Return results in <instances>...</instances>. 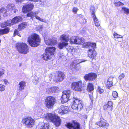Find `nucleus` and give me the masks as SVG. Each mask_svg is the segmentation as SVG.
<instances>
[{
  "instance_id": "obj_1",
  "label": "nucleus",
  "mask_w": 129,
  "mask_h": 129,
  "mask_svg": "<svg viewBox=\"0 0 129 129\" xmlns=\"http://www.w3.org/2000/svg\"><path fill=\"white\" fill-rule=\"evenodd\" d=\"M27 41L30 46L32 47H35L39 45L41 39L38 35L33 33L29 36Z\"/></svg>"
},
{
  "instance_id": "obj_2",
  "label": "nucleus",
  "mask_w": 129,
  "mask_h": 129,
  "mask_svg": "<svg viewBox=\"0 0 129 129\" xmlns=\"http://www.w3.org/2000/svg\"><path fill=\"white\" fill-rule=\"evenodd\" d=\"M56 48L54 47H48L45 50V52L42 55V58L46 61L53 59L54 58Z\"/></svg>"
},
{
  "instance_id": "obj_3",
  "label": "nucleus",
  "mask_w": 129,
  "mask_h": 129,
  "mask_svg": "<svg viewBox=\"0 0 129 129\" xmlns=\"http://www.w3.org/2000/svg\"><path fill=\"white\" fill-rule=\"evenodd\" d=\"M47 120L52 122L56 127L59 126L61 124L62 121L60 117L52 113H47L45 116Z\"/></svg>"
},
{
  "instance_id": "obj_4",
  "label": "nucleus",
  "mask_w": 129,
  "mask_h": 129,
  "mask_svg": "<svg viewBox=\"0 0 129 129\" xmlns=\"http://www.w3.org/2000/svg\"><path fill=\"white\" fill-rule=\"evenodd\" d=\"M85 87V85L81 80L72 82L71 85V88L72 89L78 92L84 91Z\"/></svg>"
},
{
  "instance_id": "obj_5",
  "label": "nucleus",
  "mask_w": 129,
  "mask_h": 129,
  "mask_svg": "<svg viewBox=\"0 0 129 129\" xmlns=\"http://www.w3.org/2000/svg\"><path fill=\"white\" fill-rule=\"evenodd\" d=\"M15 47L20 53L25 54L29 51L28 46L26 43L23 42L17 43Z\"/></svg>"
},
{
  "instance_id": "obj_6",
  "label": "nucleus",
  "mask_w": 129,
  "mask_h": 129,
  "mask_svg": "<svg viewBox=\"0 0 129 129\" xmlns=\"http://www.w3.org/2000/svg\"><path fill=\"white\" fill-rule=\"evenodd\" d=\"M71 108L80 111L82 109L83 104L82 101L77 98H73V100L71 104Z\"/></svg>"
},
{
  "instance_id": "obj_7",
  "label": "nucleus",
  "mask_w": 129,
  "mask_h": 129,
  "mask_svg": "<svg viewBox=\"0 0 129 129\" xmlns=\"http://www.w3.org/2000/svg\"><path fill=\"white\" fill-rule=\"evenodd\" d=\"M56 102L55 98L52 96L47 97L45 100L44 104L45 107L48 109L52 108Z\"/></svg>"
},
{
  "instance_id": "obj_8",
  "label": "nucleus",
  "mask_w": 129,
  "mask_h": 129,
  "mask_svg": "<svg viewBox=\"0 0 129 129\" xmlns=\"http://www.w3.org/2000/svg\"><path fill=\"white\" fill-rule=\"evenodd\" d=\"M22 122L29 128H32L34 125L35 121L31 117L27 116L23 118Z\"/></svg>"
},
{
  "instance_id": "obj_9",
  "label": "nucleus",
  "mask_w": 129,
  "mask_h": 129,
  "mask_svg": "<svg viewBox=\"0 0 129 129\" xmlns=\"http://www.w3.org/2000/svg\"><path fill=\"white\" fill-rule=\"evenodd\" d=\"M113 103L111 101H108L103 106V110L109 113H111L113 109Z\"/></svg>"
},
{
  "instance_id": "obj_10",
  "label": "nucleus",
  "mask_w": 129,
  "mask_h": 129,
  "mask_svg": "<svg viewBox=\"0 0 129 129\" xmlns=\"http://www.w3.org/2000/svg\"><path fill=\"white\" fill-rule=\"evenodd\" d=\"M34 7V5L32 3L26 4L22 7V11L24 13H26L31 11Z\"/></svg>"
},
{
  "instance_id": "obj_11",
  "label": "nucleus",
  "mask_w": 129,
  "mask_h": 129,
  "mask_svg": "<svg viewBox=\"0 0 129 129\" xmlns=\"http://www.w3.org/2000/svg\"><path fill=\"white\" fill-rule=\"evenodd\" d=\"M63 94L61 97V100L62 103L67 102L69 100L71 92L69 90L64 91L63 92Z\"/></svg>"
},
{
  "instance_id": "obj_12",
  "label": "nucleus",
  "mask_w": 129,
  "mask_h": 129,
  "mask_svg": "<svg viewBox=\"0 0 129 129\" xmlns=\"http://www.w3.org/2000/svg\"><path fill=\"white\" fill-rule=\"evenodd\" d=\"M90 10L92 11L91 12V14L93 18L94 23L95 25L97 27L100 28L101 26L99 23V21H98V19L96 16L95 14V7L93 6H91L90 8Z\"/></svg>"
},
{
  "instance_id": "obj_13",
  "label": "nucleus",
  "mask_w": 129,
  "mask_h": 129,
  "mask_svg": "<svg viewBox=\"0 0 129 129\" xmlns=\"http://www.w3.org/2000/svg\"><path fill=\"white\" fill-rule=\"evenodd\" d=\"M65 75L64 73L60 71H58L54 76V79L57 82H60L64 79Z\"/></svg>"
},
{
  "instance_id": "obj_14",
  "label": "nucleus",
  "mask_w": 129,
  "mask_h": 129,
  "mask_svg": "<svg viewBox=\"0 0 129 129\" xmlns=\"http://www.w3.org/2000/svg\"><path fill=\"white\" fill-rule=\"evenodd\" d=\"M82 40L81 41L80 44L82 45L84 48H90L91 47L93 49H95L96 47V43H91L89 42H85L84 40L82 38Z\"/></svg>"
},
{
  "instance_id": "obj_15",
  "label": "nucleus",
  "mask_w": 129,
  "mask_h": 129,
  "mask_svg": "<svg viewBox=\"0 0 129 129\" xmlns=\"http://www.w3.org/2000/svg\"><path fill=\"white\" fill-rule=\"evenodd\" d=\"M97 77V74L95 73H90L85 75L84 78L86 81H94Z\"/></svg>"
},
{
  "instance_id": "obj_16",
  "label": "nucleus",
  "mask_w": 129,
  "mask_h": 129,
  "mask_svg": "<svg viewBox=\"0 0 129 129\" xmlns=\"http://www.w3.org/2000/svg\"><path fill=\"white\" fill-rule=\"evenodd\" d=\"M95 125L99 127H108L109 125L107 121L102 118H100V120L96 122Z\"/></svg>"
},
{
  "instance_id": "obj_17",
  "label": "nucleus",
  "mask_w": 129,
  "mask_h": 129,
  "mask_svg": "<svg viewBox=\"0 0 129 129\" xmlns=\"http://www.w3.org/2000/svg\"><path fill=\"white\" fill-rule=\"evenodd\" d=\"M82 38L77 36H73L71 37L69 40L70 43L71 44H80L82 40Z\"/></svg>"
},
{
  "instance_id": "obj_18",
  "label": "nucleus",
  "mask_w": 129,
  "mask_h": 129,
  "mask_svg": "<svg viewBox=\"0 0 129 129\" xmlns=\"http://www.w3.org/2000/svg\"><path fill=\"white\" fill-rule=\"evenodd\" d=\"M69 111V108L68 106L61 105L59 109L58 112L62 115L67 113Z\"/></svg>"
},
{
  "instance_id": "obj_19",
  "label": "nucleus",
  "mask_w": 129,
  "mask_h": 129,
  "mask_svg": "<svg viewBox=\"0 0 129 129\" xmlns=\"http://www.w3.org/2000/svg\"><path fill=\"white\" fill-rule=\"evenodd\" d=\"M89 49L87 51V55L89 58L94 59L96 58L97 53L94 49Z\"/></svg>"
},
{
  "instance_id": "obj_20",
  "label": "nucleus",
  "mask_w": 129,
  "mask_h": 129,
  "mask_svg": "<svg viewBox=\"0 0 129 129\" xmlns=\"http://www.w3.org/2000/svg\"><path fill=\"white\" fill-rule=\"evenodd\" d=\"M45 43L48 45H54L57 43V39L53 37L51 39H48L46 40Z\"/></svg>"
},
{
  "instance_id": "obj_21",
  "label": "nucleus",
  "mask_w": 129,
  "mask_h": 129,
  "mask_svg": "<svg viewBox=\"0 0 129 129\" xmlns=\"http://www.w3.org/2000/svg\"><path fill=\"white\" fill-rule=\"evenodd\" d=\"M23 20L22 17L19 16H16L11 20L13 25Z\"/></svg>"
},
{
  "instance_id": "obj_22",
  "label": "nucleus",
  "mask_w": 129,
  "mask_h": 129,
  "mask_svg": "<svg viewBox=\"0 0 129 129\" xmlns=\"http://www.w3.org/2000/svg\"><path fill=\"white\" fill-rule=\"evenodd\" d=\"M27 26V23L26 22H22L19 24L17 28L18 30L21 31L24 29L26 28Z\"/></svg>"
},
{
  "instance_id": "obj_23",
  "label": "nucleus",
  "mask_w": 129,
  "mask_h": 129,
  "mask_svg": "<svg viewBox=\"0 0 129 129\" xmlns=\"http://www.w3.org/2000/svg\"><path fill=\"white\" fill-rule=\"evenodd\" d=\"M113 78L114 77H111V76H110L108 79L106 84V86L108 89H109L113 85L112 81Z\"/></svg>"
},
{
  "instance_id": "obj_24",
  "label": "nucleus",
  "mask_w": 129,
  "mask_h": 129,
  "mask_svg": "<svg viewBox=\"0 0 129 129\" xmlns=\"http://www.w3.org/2000/svg\"><path fill=\"white\" fill-rule=\"evenodd\" d=\"M10 28L7 27L3 29H0V35L8 34L9 32Z\"/></svg>"
},
{
  "instance_id": "obj_25",
  "label": "nucleus",
  "mask_w": 129,
  "mask_h": 129,
  "mask_svg": "<svg viewBox=\"0 0 129 129\" xmlns=\"http://www.w3.org/2000/svg\"><path fill=\"white\" fill-rule=\"evenodd\" d=\"M60 39L65 42L68 43L69 40V36L64 34H63L60 36Z\"/></svg>"
},
{
  "instance_id": "obj_26",
  "label": "nucleus",
  "mask_w": 129,
  "mask_h": 129,
  "mask_svg": "<svg viewBox=\"0 0 129 129\" xmlns=\"http://www.w3.org/2000/svg\"><path fill=\"white\" fill-rule=\"evenodd\" d=\"M94 86L93 84L91 83H88L87 90L89 92H91L93 91L94 89Z\"/></svg>"
},
{
  "instance_id": "obj_27",
  "label": "nucleus",
  "mask_w": 129,
  "mask_h": 129,
  "mask_svg": "<svg viewBox=\"0 0 129 129\" xmlns=\"http://www.w3.org/2000/svg\"><path fill=\"white\" fill-rule=\"evenodd\" d=\"M68 44L67 42H63L59 43L58 44V47L60 49H63L64 47L67 46Z\"/></svg>"
},
{
  "instance_id": "obj_28",
  "label": "nucleus",
  "mask_w": 129,
  "mask_h": 129,
  "mask_svg": "<svg viewBox=\"0 0 129 129\" xmlns=\"http://www.w3.org/2000/svg\"><path fill=\"white\" fill-rule=\"evenodd\" d=\"M26 82L24 81H22L19 83V89L20 90H23L24 87L26 86Z\"/></svg>"
},
{
  "instance_id": "obj_29",
  "label": "nucleus",
  "mask_w": 129,
  "mask_h": 129,
  "mask_svg": "<svg viewBox=\"0 0 129 129\" xmlns=\"http://www.w3.org/2000/svg\"><path fill=\"white\" fill-rule=\"evenodd\" d=\"M73 129H80V124L74 120L73 121Z\"/></svg>"
},
{
  "instance_id": "obj_30",
  "label": "nucleus",
  "mask_w": 129,
  "mask_h": 129,
  "mask_svg": "<svg viewBox=\"0 0 129 129\" xmlns=\"http://www.w3.org/2000/svg\"><path fill=\"white\" fill-rule=\"evenodd\" d=\"M36 14V13L35 12H28L26 16L28 17H30L31 18L35 17V15Z\"/></svg>"
},
{
  "instance_id": "obj_31",
  "label": "nucleus",
  "mask_w": 129,
  "mask_h": 129,
  "mask_svg": "<svg viewBox=\"0 0 129 129\" xmlns=\"http://www.w3.org/2000/svg\"><path fill=\"white\" fill-rule=\"evenodd\" d=\"M4 25L3 26L4 27H6L8 26L13 25L11 20H7L4 22Z\"/></svg>"
},
{
  "instance_id": "obj_32",
  "label": "nucleus",
  "mask_w": 129,
  "mask_h": 129,
  "mask_svg": "<svg viewBox=\"0 0 129 129\" xmlns=\"http://www.w3.org/2000/svg\"><path fill=\"white\" fill-rule=\"evenodd\" d=\"M65 126L69 129H73V121L71 123L68 122L66 123Z\"/></svg>"
},
{
  "instance_id": "obj_33",
  "label": "nucleus",
  "mask_w": 129,
  "mask_h": 129,
  "mask_svg": "<svg viewBox=\"0 0 129 129\" xmlns=\"http://www.w3.org/2000/svg\"><path fill=\"white\" fill-rule=\"evenodd\" d=\"M50 126L48 123H45L41 126L40 129H49Z\"/></svg>"
},
{
  "instance_id": "obj_34",
  "label": "nucleus",
  "mask_w": 129,
  "mask_h": 129,
  "mask_svg": "<svg viewBox=\"0 0 129 129\" xmlns=\"http://www.w3.org/2000/svg\"><path fill=\"white\" fill-rule=\"evenodd\" d=\"M7 10L3 7L0 8V14L4 15L7 14Z\"/></svg>"
},
{
  "instance_id": "obj_35",
  "label": "nucleus",
  "mask_w": 129,
  "mask_h": 129,
  "mask_svg": "<svg viewBox=\"0 0 129 129\" xmlns=\"http://www.w3.org/2000/svg\"><path fill=\"white\" fill-rule=\"evenodd\" d=\"M122 10L123 11L124 13L127 15L129 14V9L125 7H123L122 8Z\"/></svg>"
},
{
  "instance_id": "obj_36",
  "label": "nucleus",
  "mask_w": 129,
  "mask_h": 129,
  "mask_svg": "<svg viewBox=\"0 0 129 129\" xmlns=\"http://www.w3.org/2000/svg\"><path fill=\"white\" fill-rule=\"evenodd\" d=\"M114 37L116 38H122L123 36L117 34L115 32H114L113 34Z\"/></svg>"
},
{
  "instance_id": "obj_37",
  "label": "nucleus",
  "mask_w": 129,
  "mask_h": 129,
  "mask_svg": "<svg viewBox=\"0 0 129 129\" xmlns=\"http://www.w3.org/2000/svg\"><path fill=\"white\" fill-rule=\"evenodd\" d=\"M18 31H19L17 29H15L14 30L13 33L14 37H15L16 35H17L18 36L20 37H21V35L19 33Z\"/></svg>"
},
{
  "instance_id": "obj_38",
  "label": "nucleus",
  "mask_w": 129,
  "mask_h": 129,
  "mask_svg": "<svg viewBox=\"0 0 129 129\" xmlns=\"http://www.w3.org/2000/svg\"><path fill=\"white\" fill-rule=\"evenodd\" d=\"M115 6L116 7H119L121 5L123 6L124 5V4L121 2L120 1H118V2H115L114 3Z\"/></svg>"
},
{
  "instance_id": "obj_39",
  "label": "nucleus",
  "mask_w": 129,
  "mask_h": 129,
  "mask_svg": "<svg viewBox=\"0 0 129 129\" xmlns=\"http://www.w3.org/2000/svg\"><path fill=\"white\" fill-rule=\"evenodd\" d=\"M97 90L98 91L100 94L103 93L104 91V90L99 86H98V87Z\"/></svg>"
},
{
  "instance_id": "obj_40",
  "label": "nucleus",
  "mask_w": 129,
  "mask_h": 129,
  "mask_svg": "<svg viewBox=\"0 0 129 129\" xmlns=\"http://www.w3.org/2000/svg\"><path fill=\"white\" fill-rule=\"evenodd\" d=\"M112 96L113 97L116 98L118 96V93L116 91H113L112 94Z\"/></svg>"
},
{
  "instance_id": "obj_41",
  "label": "nucleus",
  "mask_w": 129,
  "mask_h": 129,
  "mask_svg": "<svg viewBox=\"0 0 129 129\" xmlns=\"http://www.w3.org/2000/svg\"><path fill=\"white\" fill-rule=\"evenodd\" d=\"M75 63L74 62H73L70 65L71 67H73L74 66V68L75 70H78L79 69V68L78 66H77V64H75Z\"/></svg>"
},
{
  "instance_id": "obj_42",
  "label": "nucleus",
  "mask_w": 129,
  "mask_h": 129,
  "mask_svg": "<svg viewBox=\"0 0 129 129\" xmlns=\"http://www.w3.org/2000/svg\"><path fill=\"white\" fill-rule=\"evenodd\" d=\"M125 77V74L124 73H122L119 76L118 79L120 80H122Z\"/></svg>"
},
{
  "instance_id": "obj_43",
  "label": "nucleus",
  "mask_w": 129,
  "mask_h": 129,
  "mask_svg": "<svg viewBox=\"0 0 129 129\" xmlns=\"http://www.w3.org/2000/svg\"><path fill=\"white\" fill-rule=\"evenodd\" d=\"M39 81V79L36 76H35L33 79V81L35 83L38 82Z\"/></svg>"
},
{
  "instance_id": "obj_44",
  "label": "nucleus",
  "mask_w": 129,
  "mask_h": 129,
  "mask_svg": "<svg viewBox=\"0 0 129 129\" xmlns=\"http://www.w3.org/2000/svg\"><path fill=\"white\" fill-rule=\"evenodd\" d=\"M35 17L38 20L41 22H45V21H44L43 19L39 17L37 15H35Z\"/></svg>"
},
{
  "instance_id": "obj_45",
  "label": "nucleus",
  "mask_w": 129,
  "mask_h": 129,
  "mask_svg": "<svg viewBox=\"0 0 129 129\" xmlns=\"http://www.w3.org/2000/svg\"><path fill=\"white\" fill-rule=\"evenodd\" d=\"M10 9L11 11L14 13H16L18 11L17 9L15 8L14 7H12Z\"/></svg>"
},
{
  "instance_id": "obj_46",
  "label": "nucleus",
  "mask_w": 129,
  "mask_h": 129,
  "mask_svg": "<svg viewBox=\"0 0 129 129\" xmlns=\"http://www.w3.org/2000/svg\"><path fill=\"white\" fill-rule=\"evenodd\" d=\"M5 86L2 84H0V91H3L5 89Z\"/></svg>"
},
{
  "instance_id": "obj_47",
  "label": "nucleus",
  "mask_w": 129,
  "mask_h": 129,
  "mask_svg": "<svg viewBox=\"0 0 129 129\" xmlns=\"http://www.w3.org/2000/svg\"><path fill=\"white\" fill-rule=\"evenodd\" d=\"M78 9L76 7H74L73 8L72 11L75 14L76 13Z\"/></svg>"
},
{
  "instance_id": "obj_48",
  "label": "nucleus",
  "mask_w": 129,
  "mask_h": 129,
  "mask_svg": "<svg viewBox=\"0 0 129 129\" xmlns=\"http://www.w3.org/2000/svg\"><path fill=\"white\" fill-rule=\"evenodd\" d=\"M89 96L91 100V104L92 105L93 103V101L94 98L93 97L92 95H89Z\"/></svg>"
},
{
  "instance_id": "obj_49",
  "label": "nucleus",
  "mask_w": 129,
  "mask_h": 129,
  "mask_svg": "<svg viewBox=\"0 0 129 129\" xmlns=\"http://www.w3.org/2000/svg\"><path fill=\"white\" fill-rule=\"evenodd\" d=\"M4 74V71L3 70H0V77L2 76Z\"/></svg>"
},
{
  "instance_id": "obj_50",
  "label": "nucleus",
  "mask_w": 129,
  "mask_h": 129,
  "mask_svg": "<svg viewBox=\"0 0 129 129\" xmlns=\"http://www.w3.org/2000/svg\"><path fill=\"white\" fill-rule=\"evenodd\" d=\"M77 17L78 18V19H81L82 18V15L81 14L77 16Z\"/></svg>"
},
{
  "instance_id": "obj_51",
  "label": "nucleus",
  "mask_w": 129,
  "mask_h": 129,
  "mask_svg": "<svg viewBox=\"0 0 129 129\" xmlns=\"http://www.w3.org/2000/svg\"><path fill=\"white\" fill-rule=\"evenodd\" d=\"M29 1H33L34 2H37L38 0H28Z\"/></svg>"
},
{
  "instance_id": "obj_52",
  "label": "nucleus",
  "mask_w": 129,
  "mask_h": 129,
  "mask_svg": "<svg viewBox=\"0 0 129 129\" xmlns=\"http://www.w3.org/2000/svg\"><path fill=\"white\" fill-rule=\"evenodd\" d=\"M77 0H75L74 2V3L75 4H77Z\"/></svg>"
},
{
  "instance_id": "obj_53",
  "label": "nucleus",
  "mask_w": 129,
  "mask_h": 129,
  "mask_svg": "<svg viewBox=\"0 0 129 129\" xmlns=\"http://www.w3.org/2000/svg\"><path fill=\"white\" fill-rule=\"evenodd\" d=\"M40 29L41 30L42 29V25L40 26Z\"/></svg>"
},
{
  "instance_id": "obj_54",
  "label": "nucleus",
  "mask_w": 129,
  "mask_h": 129,
  "mask_svg": "<svg viewBox=\"0 0 129 129\" xmlns=\"http://www.w3.org/2000/svg\"><path fill=\"white\" fill-rule=\"evenodd\" d=\"M7 82V81L6 80L5 81V82Z\"/></svg>"
},
{
  "instance_id": "obj_55",
  "label": "nucleus",
  "mask_w": 129,
  "mask_h": 129,
  "mask_svg": "<svg viewBox=\"0 0 129 129\" xmlns=\"http://www.w3.org/2000/svg\"><path fill=\"white\" fill-rule=\"evenodd\" d=\"M1 42V40L0 39V43Z\"/></svg>"
}]
</instances>
